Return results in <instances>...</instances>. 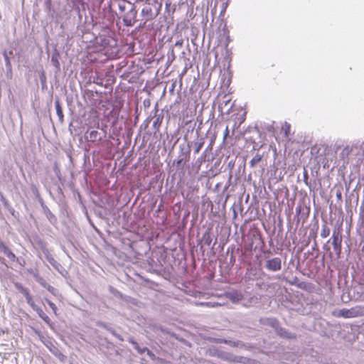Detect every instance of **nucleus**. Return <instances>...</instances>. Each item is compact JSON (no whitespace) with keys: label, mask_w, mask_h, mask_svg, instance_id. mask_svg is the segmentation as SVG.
<instances>
[{"label":"nucleus","mask_w":364,"mask_h":364,"mask_svg":"<svg viewBox=\"0 0 364 364\" xmlns=\"http://www.w3.org/2000/svg\"><path fill=\"white\" fill-rule=\"evenodd\" d=\"M336 318H352L364 316V306H355L350 309H342L332 311Z\"/></svg>","instance_id":"nucleus-1"},{"label":"nucleus","mask_w":364,"mask_h":364,"mask_svg":"<svg viewBox=\"0 0 364 364\" xmlns=\"http://www.w3.org/2000/svg\"><path fill=\"white\" fill-rule=\"evenodd\" d=\"M265 267L272 272H277L282 269V259L279 257H274L266 262Z\"/></svg>","instance_id":"nucleus-2"},{"label":"nucleus","mask_w":364,"mask_h":364,"mask_svg":"<svg viewBox=\"0 0 364 364\" xmlns=\"http://www.w3.org/2000/svg\"><path fill=\"white\" fill-rule=\"evenodd\" d=\"M84 138L85 141L89 142L100 141L102 137L100 133L97 130H87L85 134Z\"/></svg>","instance_id":"nucleus-3"},{"label":"nucleus","mask_w":364,"mask_h":364,"mask_svg":"<svg viewBox=\"0 0 364 364\" xmlns=\"http://www.w3.org/2000/svg\"><path fill=\"white\" fill-rule=\"evenodd\" d=\"M341 242H342V237L339 234V232H333L332 235V245L333 247L334 250L340 255L341 252Z\"/></svg>","instance_id":"nucleus-4"},{"label":"nucleus","mask_w":364,"mask_h":364,"mask_svg":"<svg viewBox=\"0 0 364 364\" xmlns=\"http://www.w3.org/2000/svg\"><path fill=\"white\" fill-rule=\"evenodd\" d=\"M227 298H228L232 303H238L243 300L244 295L240 291H232L225 294Z\"/></svg>","instance_id":"nucleus-5"},{"label":"nucleus","mask_w":364,"mask_h":364,"mask_svg":"<svg viewBox=\"0 0 364 364\" xmlns=\"http://www.w3.org/2000/svg\"><path fill=\"white\" fill-rule=\"evenodd\" d=\"M0 251L2 252L11 261L16 260V257L15 254L4 243L0 244Z\"/></svg>","instance_id":"nucleus-6"},{"label":"nucleus","mask_w":364,"mask_h":364,"mask_svg":"<svg viewBox=\"0 0 364 364\" xmlns=\"http://www.w3.org/2000/svg\"><path fill=\"white\" fill-rule=\"evenodd\" d=\"M0 251L2 252L11 261L16 260V257L15 254L4 243L0 244Z\"/></svg>","instance_id":"nucleus-7"},{"label":"nucleus","mask_w":364,"mask_h":364,"mask_svg":"<svg viewBox=\"0 0 364 364\" xmlns=\"http://www.w3.org/2000/svg\"><path fill=\"white\" fill-rule=\"evenodd\" d=\"M0 251L2 252L11 261L16 260V257L15 254L4 243L0 244Z\"/></svg>","instance_id":"nucleus-8"},{"label":"nucleus","mask_w":364,"mask_h":364,"mask_svg":"<svg viewBox=\"0 0 364 364\" xmlns=\"http://www.w3.org/2000/svg\"><path fill=\"white\" fill-rule=\"evenodd\" d=\"M0 251L2 252L11 261L16 260V257L15 254L4 243L0 244Z\"/></svg>","instance_id":"nucleus-9"},{"label":"nucleus","mask_w":364,"mask_h":364,"mask_svg":"<svg viewBox=\"0 0 364 364\" xmlns=\"http://www.w3.org/2000/svg\"><path fill=\"white\" fill-rule=\"evenodd\" d=\"M0 251L2 252L11 261L16 260V257L15 254L4 243L0 244Z\"/></svg>","instance_id":"nucleus-10"},{"label":"nucleus","mask_w":364,"mask_h":364,"mask_svg":"<svg viewBox=\"0 0 364 364\" xmlns=\"http://www.w3.org/2000/svg\"><path fill=\"white\" fill-rule=\"evenodd\" d=\"M0 251L2 252L11 261L16 260V257L15 254L4 243L0 244Z\"/></svg>","instance_id":"nucleus-11"},{"label":"nucleus","mask_w":364,"mask_h":364,"mask_svg":"<svg viewBox=\"0 0 364 364\" xmlns=\"http://www.w3.org/2000/svg\"><path fill=\"white\" fill-rule=\"evenodd\" d=\"M0 251L2 252L11 261L16 260V257L15 254L4 243L0 244Z\"/></svg>","instance_id":"nucleus-12"},{"label":"nucleus","mask_w":364,"mask_h":364,"mask_svg":"<svg viewBox=\"0 0 364 364\" xmlns=\"http://www.w3.org/2000/svg\"><path fill=\"white\" fill-rule=\"evenodd\" d=\"M38 315L48 324H50L51 321L48 316L41 308L36 309Z\"/></svg>","instance_id":"nucleus-13"},{"label":"nucleus","mask_w":364,"mask_h":364,"mask_svg":"<svg viewBox=\"0 0 364 364\" xmlns=\"http://www.w3.org/2000/svg\"><path fill=\"white\" fill-rule=\"evenodd\" d=\"M55 107L56 114H57V115L58 117L59 121L60 122H63L64 115H63V109L61 107V105H60L59 101H55Z\"/></svg>","instance_id":"nucleus-14"},{"label":"nucleus","mask_w":364,"mask_h":364,"mask_svg":"<svg viewBox=\"0 0 364 364\" xmlns=\"http://www.w3.org/2000/svg\"><path fill=\"white\" fill-rule=\"evenodd\" d=\"M277 333L279 336L284 338L290 339V338H296L295 335H293V334L289 333L287 330H285L284 328H280V329L277 330Z\"/></svg>","instance_id":"nucleus-15"},{"label":"nucleus","mask_w":364,"mask_h":364,"mask_svg":"<svg viewBox=\"0 0 364 364\" xmlns=\"http://www.w3.org/2000/svg\"><path fill=\"white\" fill-rule=\"evenodd\" d=\"M262 159V155L259 153L256 154L250 161V167H255L259 161H261Z\"/></svg>","instance_id":"nucleus-16"},{"label":"nucleus","mask_w":364,"mask_h":364,"mask_svg":"<svg viewBox=\"0 0 364 364\" xmlns=\"http://www.w3.org/2000/svg\"><path fill=\"white\" fill-rule=\"evenodd\" d=\"M330 234V230L326 225H323L321 231V237L322 238L327 237Z\"/></svg>","instance_id":"nucleus-17"},{"label":"nucleus","mask_w":364,"mask_h":364,"mask_svg":"<svg viewBox=\"0 0 364 364\" xmlns=\"http://www.w3.org/2000/svg\"><path fill=\"white\" fill-rule=\"evenodd\" d=\"M49 348V350L50 351L54 354L55 356H60L62 355V353L60 352V350H58V348H56L55 346H53V344H51V346L50 347H48Z\"/></svg>","instance_id":"nucleus-18"},{"label":"nucleus","mask_w":364,"mask_h":364,"mask_svg":"<svg viewBox=\"0 0 364 364\" xmlns=\"http://www.w3.org/2000/svg\"><path fill=\"white\" fill-rule=\"evenodd\" d=\"M198 305L203 306H207V307H215V306H220V304L216 303V302H214V303H212V302H201V303L198 304Z\"/></svg>","instance_id":"nucleus-19"},{"label":"nucleus","mask_w":364,"mask_h":364,"mask_svg":"<svg viewBox=\"0 0 364 364\" xmlns=\"http://www.w3.org/2000/svg\"><path fill=\"white\" fill-rule=\"evenodd\" d=\"M16 286L21 291V292L24 295V296H26L30 294L29 290L27 288H24L20 284H16Z\"/></svg>","instance_id":"nucleus-20"},{"label":"nucleus","mask_w":364,"mask_h":364,"mask_svg":"<svg viewBox=\"0 0 364 364\" xmlns=\"http://www.w3.org/2000/svg\"><path fill=\"white\" fill-rule=\"evenodd\" d=\"M46 302L49 305V306L52 309L53 314L55 315H58V314H57L58 309H57L56 305L54 303H53L51 301L48 300V299H46Z\"/></svg>","instance_id":"nucleus-21"},{"label":"nucleus","mask_w":364,"mask_h":364,"mask_svg":"<svg viewBox=\"0 0 364 364\" xmlns=\"http://www.w3.org/2000/svg\"><path fill=\"white\" fill-rule=\"evenodd\" d=\"M0 200L4 206H6V207L8 206L9 201L7 200V199L4 196V195L1 193H0Z\"/></svg>","instance_id":"nucleus-22"},{"label":"nucleus","mask_w":364,"mask_h":364,"mask_svg":"<svg viewBox=\"0 0 364 364\" xmlns=\"http://www.w3.org/2000/svg\"><path fill=\"white\" fill-rule=\"evenodd\" d=\"M203 144L204 142L203 141H201L200 142L197 146L196 147L195 150H194V153L195 154H198L199 153V151H200V149H202L203 146Z\"/></svg>","instance_id":"nucleus-23"},{"label":"nucleus","mask_w":364,"mask_h":364,"mask_svg":"<svg viewBox=\"0 0 364 364\" xmlns=\"http://www.w3.org/2000/svg\"><path fill=\"white\" fill-rule=\"evenodd\" d=\"M297 287L302 289H307V284L304 282H302L297 284Z\"/></svg>","instance_id":"nucleus-24"},{"label":"nucleus","mask_w":364,"mask_h":364,"mask_svg":"<svg viewBox=\"0 0 364 364\" xmlns=\"http://www.w3.org/2000/svg\"><path fill=\"white\" fill-rule=\"evenodd\" d=\"M26 301L28 304H29L31 306H33V299L31 294H29L28 296H25Z\"/></svg>","instance_id":"nucleus-25"},{"label":"nucleus","mask_w":364,"mask_h":364,"mask_svg":"<svg viewBox=\"0 0 364 364\" xmlns=\"http://www.w3.org/2000/svg\"><path fill=\"white\" fill-rule=\"evenodd\" d=\"M336 198L338 201H341V202L342 201V193H341V190H338L336 191Z\"/></svg>","instance_id":"nucleus-26"},{"label":"nucleus","mask_w":364,"mask_h":364,"mask_svg":"<svg viewBox=\"0 0 364 364\" xmlns=\"http://www.w3.org/2000/svg\"><path fill=\"white\" fill-rule=\"evenodd\" d=\"M284 129V134L286 136H288L289 131H290V126L289 124H286Z\"/></svg>","instance_id":"nucleus-27"},{"label":"nucleus","mask_w":364,"mask_h":364,"mask_svg":"<svg viewBox=\"0 0 364 364\" xmlns=\"http://www.w3.org/2000/svg\"><path fill=\"white\" fill-rule=\"evenodd\" d=\"M228 135H229V128L227 126L225 129V132H224L223 141H225L227 139Z\"/></svg>","instance_id":"nucleus-28"},{"label":"nucleus","mask_w":364,"mask_h":364,"mask_svg":"<svg viewBox=\"0 0 364 364\" xmlns=\"http://www.w3.org/2000/svg\"><path fill=\"white\" fill-rule=\"evenodd\" d=\"M245 120V114H243L242 116H241L240 118H238V121H239V124L237 126L240 127V125L244 122V121Z\"/></svg>","instance_id":"nucleus-29"},{"label":"nucleus","mask_w":364,"mask_h":364,"mask_svg":"<svg viewBox=\"0 0 364 364\" xmlns=\"http://www.w3.org/2000/svg\"><path fill=\"white\" fill-rule=\"evenodd\" d=\"M176 44H180V45H181V44H182V42H181V43H180V42H177V43H176Z\"/></svg>","instance_id":"nucleus-30"}]
</instances>
